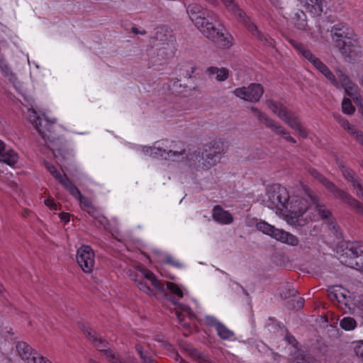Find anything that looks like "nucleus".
<instances>
[{
    "label": "nucleus",
    "instance_id": "nucleus-1",
    "mask_svg": "<svg viewBox=\"0 0 363 363\" xmlns=\"http://www.w3.org/2000/svg\"><path fill=\"white\" fill-rule=\"evenodd\" d=\"M186 12L197 29L218 47L229 48L232 45L233 38L220 23L216 13L196 3L189 4Z\"/></svg>",
    "mask_w": 363,
    "mask_h": 363
},
{
    "label": "nucleus",
    "instance_id": "nucleus-2",
    "mask_svg": "<svg viewBox=\"0 0 363 363\" xmlns=\"http://www.w3.org/2000/svg\"><path fill=\"white\" fill-rule=\"evenodd\" d=\"M29 120L45 144L52 150L54 157L60 162L68 160L71 156L66 140L62 137V128L55 121H50L45 116H37L33 109H29Z\"/></svg>",
    "mask_w": 363,
    "mask_h": 363
},
{
    "label": "nucleus",
    "instance_id": "nucleus-3",
    "mask_svg": "<svg viewBox=\"0 0 363 363\" xmlns=\"http://www.w3.org/2000/svg\"><path fill=\"white\" fill-rule=\"evenodd\" d=\"M329 31V29H327ZM333 43L340 52L349 60H355L362 56V49L356 35L342 23L333 26L330 30Z\"/></svg>",
    "mask_w": 363,
    "mask_h": 363
},
{
    "label": "nucleus",
    "instance_id": "nucleus-4",
    "mask_svg": "<svg viewBox=\"0 0 363 363\" xmlns=\"http://www.w3.org/2000/svg\"><path fill=\"white\" fill-rule=\"evenodd\" d=\"M224 149L218 142L205 145L202 150L198 149L186 156L190 165L196 166L197 169L207 170L219 162Z\"/></svg>",
    "mask_w": 363,
    "mask_h": 363
},
{
    "label": "nucleus",
    "instance_id": "nucleus-5",
    "mask_svg": "<svg viewBox=\"0 0 363 363\" xmlns=\"http://www.w3.org/2000/svg\"><path fill=\"white\" fill-rule=\"evenodd\" d=\"M144 152L154 157H160L166 160L178 162L180 160L186 159L184 145L179 141L169 142L167 140L155 143L153 147H144Z\"/></svg>",
    "mask_w": 363,
    "mask_h": 363
},
{
    "label": "nucleus",
    "instance_id": "nucleus-6",
    "mask_svg": "<svg viewBox=\"0 0 363 363\" xmlns=\"http://www.w3.org/2000/svg\"><path fill=\"white\" fill-rule=\"evenodd\" d=\"M225 6L227 9L230 11L239 21L242 23L248 31L256 37L262 44L272 47L274 45V40L270 38L267 34L262 33L259 30L256 25L251 22L250 18L247 14L240 8L238 4L235 0H220Z\"/></svg>",
    "mask_w": 363,
    "mask_h": 363
},
{
    "label": "nucleus",
    "instance_id": "nucleus-7",
    "mask_svg": "<svg viewBox=\"0 0 363 363\" xmlns=\"http://www.w3.org/2000/svg\"><path fill=\"white\" fill-rule=\"evenodd\" d=\"M340 259L345 265L363 272V242H348Z\"/></svg>",
    "mask_w": 363,
    "mask_h": 363
},
{
    "label": "nucleus",
    "instance_id": "nucleus-8",
    "mask_svg": "<svg viewBox=\"0 0 363 363\" xmlns=\"http://www.w3.org/2000/svg\"><path fill=\"white\" fill-rule=\"evenodd\" d=\"M309 207L306 199L297 195L289 196L285 209L287 211L288 221L294 225H303L301 217Z\"/></svg>",
    "mask_w": 363,
    "mask_h": 363
},
{
    "label": "nucleus",
    "instance_id": "nucleus-9",
    "mask_svg": "<svg viewBox=\"0 0 363 363\" xmlns=\"http://www.w3.org/2000/svg\"><path fill=\"white\" fill-rule=\"evenodd\" d=\"M289 199V194L284 186L273 184L268 187L267 197L264 201L268 208L282 211L286 208Z\"/></svg>",
    "mask_w": 363,
    "mask_h": 363
},
{
    "label": "nucleus",
    "instance_id": "nucleus-10",
    "mask_svg": "<svg viewBox=\"0 0 363 363\" xmlns=\"http://www.w3.org/2000/svg\"><path fill=\"white\" fill-rule=\"evenodd\" d=\"M138 289L148 295L155 294L153 289L148 285L149 281L152 286L159 291L164 290V284L157 279L156 276L150 270L146 269H140L133 278Z\"/></svg>",
    "mask_w": 363,
    "mask_h": 363
},
{
    "label": "nucleus",
    "instance_id": "nucleus-11",
    "mask_svg": "<svg viewBox=\"0 0 363 363\" xmlns=\"http://www.w3.org/2000/svg\"><path fill=\"white\" fill-rule=\"evenodd\" d=\"M94 252L91 247L82 245L77 250V262L85 273H91L95 264Z\"/></svg>",
    "mask_w": 363,
    "mask_h": 363
},
{
    "label": "nucleus",
    "instance_id": "nucleus-12",
    "mask_svg": "<svg viewBox=\"0 0 363 363\" xmlns=\"http://www.w3.org/2000/svg\"><path fill=\"white\" fill-rule=\"evenodd\" d=\"M264 93L263 87L259 84L252 83L248 86L237 88L233 91V94L247 101L257 102Z\"/></svg>",
    "mask_w": 363,
    "mask_h": 363
},
{
    "label": "nucleus",
    "instance_id": "nucleus-13",
    "mask_svg": "<svg viewBox=\"0 0 363 363\" xmlns=\"http://www.w3.org/2000/svg\"><path fill=\"white\" fill-rule=\"evenodd\" d=\"M84 334L92 342L94 345L111 362L116 354L111 350L105 349L107 346V342L104 340H102L101 337L91 328L84 330Z\"/></svg>",
    "mask_w": 363,
    "mask_h": 363
},
{
    "label": "nucleus",
    "instance_id": "nucleus-14",
    "mask_svg": "<svg viewBox=\"0 0 363 363\" xmlns=\"http://www.w3.org/2000/svg\"><path fill=\"white\" fill-rule=\"evenodd\" d=\"M329 298L333 301L344 303L345 306H349V301L351 299L350 292L339 286L330 287L328 290Z\"/></svg>",
    "mask_w": 363,
    "mask_h": 363
},
{
    "label": "nucleus",
    "instance_id": "nucleus-15",
    "mask_svg": "<svg viewBox=\"0 0 363 363\" xmlns=\"http://www.w3.org/2000/svg\"><path fill=\"white\" fill-rule=\"evenodd\" d=\"M16 350L21 358L26 363H36L40 355L25 342H18L16 344Z\"/></svg>",
    "mask_w": 363,
    "mask_h": 363
},
{
    "label": "nucleus",
    "instance_id": "nucleus-16",
    "mask_svg": "<svg viewBox=\"0 0 363 363\" xmlns=\"http://www.w3.org/2000/svg\"><path fill=\"white\" fill-rule=\"evenodd\" d=\"M339 124L347 131L352 138L362 147H363V131L340 116H335Z\"/></svg>",
    "mask_w": 363,
    "mask_h": 363
},
{
    "label": "nucleus",
    "instance_id": "nucleus-17",
    "mask_svg": "<svg viewBox=\"0 0 363 363\" xmlns=\"http://www.w3.org/2000/svg\"><path fill=\"white\" fill-rule=\"evenodd\" d=\"M304 191L306 196L310 199L311 203L315 206V208L321 218H329L331 216V212L323 203L320 202L317 194L308 188H305Z\"/></svg>",
    "mask_w": 363,
    "mask_h": 363
},
{
    "label": "nucleus",
    "instance_id": "nucleus-18",
    "mask_svg": "<svg viewBox=\"0 0 363 363\" xmlns=\"http://www.w3.org/2000/svg\"><path fill=\"white\" fill-rule=\"evenodd\" d=\"M291 129L296 131L302 138H307L308 133L306 128L302 125L298 116L291 111L289 114L282 120Z\"/></svg>",
    "mask_w": 363,
    "mask_h": 363
},
{
    "label": "nucleus",
    "instance_id": "nucleus-19",
    "mask_svg": "<svg viewBox=\"0 0 363 363\" xmlns=\"http://www.w3.org/2000/svg\"><path fill=\"white\" fill-rule=\"evenodd\" d=\"M18 159V154L12 149L6 147L4 143L0 140V162L12 166L17 162Z\"/></svg>",
    "mask_w": 363,
    "mask_h": 363
},
{
    "label": "nucleus",
    "instance_id": "nucleus-20",
    "mask_svg": "<svg viewBox=\"0 0 363 363\" xmlns=\"http://www.w3.org/2000/svg\"><path fill=\"white\" fill-rule=\"evenodd\" d=\"M298 1L306 11L314 16H320L323 11L324 0H298Z\"/></svg>",
    "mask_w": 363,
    "mask_h": 363
},
{
    "label": "nucleus",
    "instance_id": "nucleus-21",
    "mask_svg": "<svg viewBox=\"0 0 363 363\" xmlns=\"http://www.w3.org/2000/svg\"><path fill=\"white\" fill-rule=\"evenodd\" d=\"M213 218L215 221L223 225L230 224L233 220L231 213L218 205L214 206L213 209Z\"/></svg>",
    "mask_w": 363,
    "mask_h": 363
},
{
    "label": "nucleus",
    "instance_id": "nucleus-22",
    "mask_svg": "<svg viewBox=\"0 0 363 363\" xmlns=\"http://www.w3.org/2000/svg\"><path fill=\"white\" fill-rule=\"evenodd\" d=\"M45 166L48 171L55 177L67 190L73 183L65 174H61L55 167L48 162H45Z\"/></svg>",
    "mask_w": 363,
    "mask_h": 363
},
{
    "label": "nucleus",
    "instance_id": "nucleus-23",
    "mask_svg": "<svg viewBox=\"0 0 363 363\" xmlns=\"http://www.w3.org/2000/svg\"><path fill=\"white\" fill-rule=\"evenodd\" d=\"M268 108L276 114L281 120H283L291 111L283 104L274 100H267L266 101Z\"/></svg>",
    "mask_w": 363,
    "mask_h": 363
},
{
    "label": "nucleus",
    "instance_id": "nucleus-24",
    "mask_svg": "<svg viewBox=\"0 0 363 363\" xmlns=\"http://www.w3.org/2000/svg\"><path fill=\"white\" fill-rule=\"evenodd\" d=\"M274 239L291 246H297L299 242L296 236L281 229H278Z\"/></svg>",
    "mask_w": 363,
    "mask_h": 363
},
{
    "label": "nucleus",
    "instance_id": "nucleus-25",
    "mask_svg": "<svg viewBox=\"0 0 363 363\" xmlns=\"http://www.w3.org/2000/svg\"><path fill=\"white\" fill-rule=\"evenodd\" d=\"M313 357L306 354L303 350L298 349L289 352V359L291 363H312Z\"/></svg>",
    "mask_w": 363,
    "mask_h": 363
},
{
    "label": "nucleus",
    "instance_id": "nucleus-26",
    "mask_svg": "<svg viewBox=\"0 0 363 363\" xmlns=\"http://www.w3.org/2000/svg\"><path fill=\"white\" fill-rule=\"evenodd\" d=\"M67 191L70 193L72 196H73L79 201L81 208L83 210L89 207V205L92 203L91 201L89 199L82 195L79 189L74 184L71 186H69Z\"/></svg>",
    "mask_w": 363,
    "mask_h": 363
},
{
    "label": "nucleus",
    "instance_id": "nucleus-27",
    "mask_svg": "<svg viewBox=\"0 0 363 363\" xmlns=\"http://www.w3.org/2000/svg\"><path fill=\"white\" fill-rule=\"evenodd\" d=\"M206 72L208 75L216 74V79L219 82L225 81L229 76V71L225 67H210L207 69Z\"/></svg>",
    "mask_w": 363,
    "mask_h": 363
},
{
    "label": "nucleus",
    "instance_id": "nucleus-28",
    "mask_svg": "<svg viewBox=\"0 0 363 363\" xmlns=\"http://www.w3.org/2000/svg\"><path fill=\"white\" fill-rule=\"evenodd\" d=\"M342 86L344 87L346 94L352 98V99L356 103H357L359 100L362 99L361 95L359 94L357 85L354 84L352 81L349 82V83H346Z\"/></svg>",
    "mask_w": 363,
    "mask_h": 363
},
{
    "label": "nucleus",
    "instance_id": "nucleus-29",
    "mask_svg": "<svg viewBox=\"0 0 363 363\" xmlns=\"http://www.w3.org/2000/svg\"><path fill=\"white\" fill-rule=\"evenodd\" d=\"M257 229L273 238L276 236V233L278 228H276L274 225L269 224L264 220H261L256 224Z\"/></svg>",
    "mask_w": 363,
    "mask_h": 363
},
{
    "label": "nucleus",
    "instance_id": "nucleus-30",
    "mask_svg": "<svg viewBox=\"0 0 363 363\" xmlns=\"http://www.w3.org/2000/svg\"><path fill=\"white\" fill-rule=\"evenodd\" d=\"M135 350L142 363H157L147 349L140 345L135 346Z\"/></svg>",
    "mask_w": 363,
    "mask_h": 363
},
{
    "label": "nucleus",
    "instance_id": "nucleus-31",
    "mask_svg": "<svg viewBox=\"0 0 363 363\" xmlns=\"http://www.w3.org/2000/svg\"><path fill=\"white\" fill-rule=\"evenodd\" d=\"M187 86L181 83V79L175 78L169 84V89L175 94H183L187 90Z\"/></svg>",
    "mask_w": 363,
    "mask_h": 363
},
{
    "label": "nucleus",
    "instance_id": "nucleus-32",
    "mask_svg": "<svg viewBox=\"0 0 363 363\" xmlns=\"http://www.w3.org/2000/svg\"><path fill=\"white\" fill-rule=\"evenodd\" d=\"M340 325L345 330H352L357 327V322L352 317H344L340 320Z\"/></svg>",
    "mask_w": 363,
    "mask_h": 363
},
{
    "label": "nucleus",
    "instance_id": "nucleus-33",
    "mask_svg": "<svg viewBox=\"0 0 363 363\" xmlns=\"http://www.w3.org/2000/svg\"><path fill=\"white\" fill-rule=\"evenodd\" d=\"M218 335L223 340H229L234 335V333L226 328L222 323L218 325L216 329Z\"/></svg>",
    "mask_w": 363,
    "mask_h": 363
},
{
    "label": "nucleus",
    "instance_id": "nucleus-34",
    "mask_svg": "<svg viewBox=\"0 0 363 363\" xmlns=\"http://www.w3.org/2000/svg\"><path fill=\"white\" fill-rule=\"evenodd\" d=\"M250 110L261 123H264L267 127H268L269 123H271L273 121L272 119L269 118L264 113L256 107L252 106Z\"/></svg>",
    "mask_w": 363,
    "mask_h": 363
},
{
    "label": "nucleus",
    "instance_id": "nucleus-35",
    "mask_svg": "<svg viewBox=\"0 0 363 363\" xmlns=\"http://www.w3.org/2000/svg\"><path fill=\"white\" fill-rule=\"evenodd\" d=\"M269 128H271L277 134L281 135L284 139L290 135L289 132L287 131L281 125L278 124L274 120L268 125Z\"/></svg>",
    "mask_w": 363,
    "mask_h": 363
},
{
    "label": "nucleus",
    "instance_id": "nucleus-36",
    "mask_svg": "<svg viewBox=\"0 0 363 363\" xmlns=\"http://www.w3.org/2000/svg\"><path fill=\"white\" fill-rule=\"evenodd\" d=\"M269 128H271L277 134L281 135L284 139L290 135L289 132L287 131L281 125L278 124L274 120L268 125Z\"/></svg>",
    "mask_w": 363,
    "mask_h": 363
},
{
    "label": "nucleus",
    "instance_id": "nucleus-37",
    "mask_svg": "<svg viewBox=\"0 0 363 363\" xmlns=\"http://www.w3.org/2000/svg\"><path fill=\"white\" fill-rule=\"evenodd\" d=\"M296 27L300 30H306L307 27L306 16L303 11H299L296 14Z\"/></svg>",
    "mask_w": 363,
    "mask_h": 363
},
{
    "label": "nucleus",
    "instance_id": "nucleus-38",
    "mask_svg": "<svg viewBox=\"0 0 363 363\" xmlns=\"http://www.w3.org/2000/svg\"><path fill=\"white\" fill-rule=\"evenodd\" d=\"M320 73L324 75V77L328 79L334 86L337 88L340 86L339 82L337 80L335 76L333 73L329 69V68L325 66V67L320 72Z\"/></svg>",
    "mask_w": 363,
    "mask_h": 363
},
{
    "label": "nucleus",
    "instance_id": "nucleus-39",
    "mask_svg": "<svg viewBox=\"0 0 363 363\" xmlns=\"http://www.w3.org/2000/svg\"><path fill=\"white\" fill-rule=\"evenodd\" d=\"M342 111L344 113L347 115H352L354 112L355 108L352 105V101L350 99L345 98L342 100Z\"/></svg>",
    "mask_w": 363,
    "mask_h": 363
},
{
    "label": "nucleus",
    "instance_id": "nucleus-40",
    "mask_svg": "<svg viewBox=\"0 0 363 363\" xmlns=\"http://www.w3.org/2000/svg\"><path fill=\"white\" fill-rule=\"evenodd\" d=\"M284 340L289 345V352L291 351L294 352V351H295V350L299 349L297 346L298 342L296 341V338L291 334L287 333L284 337Z\"/></svg>",
    "mask_w": 363,
    "mask_h": 363
},
{
    "label": "nucleus",
    "instance_id": "nucleus-41",
    "mask_svg": "<svg viewBox=\"0 0 363 363\" xmlns=\"http://www.w3.org/2000/svg\"><path fill=\"white\" fill-rule=\"evenodd\" d=\"M194 67L191 66H184L180 69L179 76L186 79H190L191 74L194 72Z\"/></svg>",
    "mask_w": 363,
    "mask_h": 363
},
{
    "label": "nucleus",
    "instance_id": "nucleus-42",
    "mask_svg": "<svg viewBox=\"0 0 363 363\" xmlns=\"http://www.w3.org/2000/svg\"><path fill=\"white\" fill-rule=\"evenodd\" d=\"M167 288L172 293L178 296L179 297H183V292L181 289L174 283L167 281L166 282Z\"/></svg>",
    "mask_w": 363,
    "mask_h": 363
},
{
    "label": "nucleus",
    "instance_id": "nucleus-43",
    "mask_svg": "<svg viewBox=\"0 0 363 363\" xmlns=\"http://www.w3.org/2000/svg\"><path fill=\"white\" fill-rule=\"evenodd\" d=\"M354 351L356 356L363 361V340L356 343Z\"/></svg>",
    "mask_w": 363,
    "mask_h": 363
},
{
    "label": "nucleus",
    "instance_id": "nucleus-44",
    "mask_svg": "<svg viewBox=\"0 0 363 363\" xmlns=\"http://www.w3.org/2000/svg\"><path fill=\"white\" fill-rule=\"evenodd\" d=\"M206 324L209 326L214 327L216 330L221 323L213 316H206Z\"/></svg>",
    "mask_w": 363,
    "mask_h": 363
},
{
    "label": "nucleus",
    "instance_id": "nucleus-45",
    "mask_svg": "<svg viewBox=\"0 0 363 363\" xmlns=\"http://www.w3.org/2000/svg\"><path fill=\"white\" fill-rule=\"evenodd\" d=\"M337 77L341 83V86L345 84L346 83H349L351 80L350 78L340 69L337 70Z\"/></svg>",
    "mask_w": 363,
    "mask_h": 363
},
{
    "label": "nucleus",
    "instance_id": "nucleus-46",
    "mask_svg": "<svg viewBox=\"0 0 363 363\" xmlns=\"http://www.w3.org/2000/svg\"><path fill=\"white\" fill-rule=\"evenodd\" d=\"M303 56L307 59L311 64L318 58L315 55H313L309 50L307 49L306 51H304V54Z\"/></svg>",
    "mask_w": 363,
    "mask_h": 363
},
{
    "label": "nucleus",
    "instance_id": "nucleus-47",
    "mask_svg": "<svg viewBox=\"0 0 363 363\" xmlns=\"http://www.w3.org/2000/svg\"><path fill=\"white\" fill-rule=\"evenodd\" d=\"M111 363H138L135 359H132L128 361V362H125L122 359L120 358L118 355H115V357L111 359Z\"/></svg>",
    "mask_w": 363,
    "mask_h": 363
},
{
    "label": "nucleus",
    "instance_id": "nucleus-48",
    "mask_svg": "<svg viewBox=\"0 0 363 363\" xmlns=\"http://www.w3.org/2000/svg\"><path fill=\"white\" fill-rule=\"evenodd\" d=\"M90 216L95 217L96 216L97 210L95 206L91 203L89 207L84 209Z\"/></svg>",
    "mask_w": 363,
    "mask_h": 363
},
{
    "label": "nucleus",
    "instance_id": "nucleus-49",
    "mask_svg": "<svg viewBox=\"0 0 363 363\" xmlns=\"http://www.w3.org/2000/svg\"><path fill=\"white\" fill-rule=\"evenodd\" d=\"M45 204L51 208L52 209L57 210V204L55 203L54 200L52 199H47L45 200Z\"/></svg>",
    "mask_w": 363,
    "mask_h": 363
},
{
    "label": "nucleus",
    "instance_id": "nucleus-50",
    "mask_svg": "<svg viewBox=\"0 0 363 363\" xmlns=\"http://www.w3.org/2000/svg\"><path fill=\"white\" fill-rule=\"evenodd\" d=\"M299 54L303 55L304 51L307 50V48L301 43H298L296 47L294 48Z\"/></svg>",
    "mask_w": 363,
    "mask_h": 363
},
{
    "label": "nucleus",
    "instance_id": "nucleus-51",
    "mask_svg": "<svg viewBox=\"0 0 363 363\" xmlns=\"http://www.w3.org/2000/svg\"><path fill=\"white\" fill-rule=\"evenodd\" d=\"M304 299L303 298H298L296 301V303L293 304V308L296 309H300L303 306Z\"/></svg>",
    "mask_w": 363,
    "mask_h": 363
},
{
    "label": "nucleus",
    "instance_id": "nucleus-52",
    "mask_svg": "<svg viewBox=\"0 0 363 363\" xmlns=\"http://www.w3.org/2000/svg\"><path fill=\"white\" fill-rule=\"evenodd\" d=\"M131 31L135 35L140 34L142 35H145L147 33L145 30L143 29L142 30H139L138 28L135 26L132 27Z\"/></svg>",
    "mask_w": 363,
    "mask_h": 363
},
{
    "label": "nucleus",
    "instance_id": "nucleus-53",
    "mask_svg": "<svg viewBox=\"0 0 363 363\" xmlns=\"http://www.w3.org/2000/svg\"><path fill=\"white\" fill-rule=\"evenodd\" d=\"M325 21H319L318 22V33L320 34V35L322 37L323 36V29H324V26H325Z\"/></svg>",
    "mask_w": 363,
    "mask_h": 363
},
{
    "label": "nucleus",
    "instance_id": "nucleus-54",
    "mask_svg": "<svg viewBox=\"0 0 363 363\" xmlns=\"http://www.w3.org/2000/svg\"><path fill=\"white\" fill-rule=\"evenodd\" d=\"M172 357L175 360L176 363H182V362H184L185 360L177 352H174L173 353Z\"/></svg>",
    "mask_w": 363,
    "mask_h": 363
},
{
    "label": "nucleus",
    "instance_id": "nucleus-55",
    "mask_svg": "<svg viewBox=\"0 0 363 363\" xmlns=\"http://www.w3.org/2000/svg\"><path fill=\"white\" fill-rule=\"evenodd\" d=\"M60 219L65 223L69 222V219H70L69 214L67 213H64V212L61 213L60 214Z\"/></svg>",
    "mask_w": 363,
    "mask_h": 363
},
{
    "label": "nucleus",
    "instance_id": "nucleus-56",
    "mask_svg": "<svg viewBox=\"0 0 363 363\" xmlns=\"http://www.w3.org/2000/svg\"><path fill=\"white\" fill-rule=\"evenodd\" d=\"M166 262L168 264H171L175 265L177 267L180 266V264L178 262H177L172 257H167L166 258Z\"/></svg>",
    "mask_w": 363,
    "mask_h": 363
},
{
    "label": "nucleus",
    "instance_id": "nucleus-57",
    "mask_svg": "<svg viewBox=\"0 0 363 363\" xmlns=\"http://www.w3.org/2000/svg\"><path fill=\"white\" fill-rule=\"evenodd\" d=\"M36 363H52L50 360L45 359L43 357L39 355Z\"/></svg>",
    "mask_w": 363,
    "mask_h": 363
},
{
    "label": "nucleus",
    "instance_id": "nucleus-58",
    "mask_svg": "<svg viewBox=\"0 0 363 363\" xmlns=\"http://www.w3.org/2000/svg\"><path fill=\"white\" fill-rule=\"evenodd\" d=\"M176 315H177V318L178 321L180 323H182V321H183L184 318V315L181 312L176 311Z\"/></svg>",
    "mask_w": 363,
    "mask_h": 363
},
{
    "label": "nucleus",
    "instance_id": "nucleus-59",
    "mask_svg": "<svg viewBox=\"0 0 363 363\" xmlns=\"http://www.w3.org/2000/svg\"><path fill=\"white\" fill-rule=\"evenodd\" d=\"M328 227L330 230H334L335 233H337V228L335 226V223H330L328 224Z\"/></svg>",
    "mask_w": 363,
    "mask_h": 363
},
{
    "label": "nucleus",
    "instance_id": "nucleus-60",
    "mask_svg": "<svg viewBox=\"0 0 363 363\" xmlns=\"http://www.w3.org/2000/svg\"><path fill=\"white\" fill-rule=\"evenodd\" d=\"M285 140L289 143H291L293 144H295L296 143V140L292 137L290 135H288Z\"/></svg>",
    "mask_w": 363,
    "mask_h": 363
},
{
    "label": "nucleus",
    "instance_id": "nucleus-61",
    "mask_svg": "<svg viewBox=\"0 0 363 363\" xmlns=\"http://www.w3.org/2000/svg\"><path fill=\"white\" fill-rule=\"evenodd\" d=\"M285 140L289 143H291L293 144H295L296 143V140L292 137L290 135H288Z\"/></svg>",
    "mask_w": 363,
    "mask_h": 363
},
{
    "label": "nucleus",
    "instance_id": "nucleus-62",
    "mask_svg": "<svg viewBox=\"0 0 363 363\" xmlns=\"http://www.w3.org/2000/svg\"><path fill=\"white\" fill-rule=\"evenodd\" d=\"M325 66L326 65L323 62H321L320 64L318 65L316 69L320 72L325 67Z\"/></svg>",
    "mask_w": 363,
    "mask_h": 363
},
{
    "label": "nucleus",
    "instance_id": "nucleus-63",
    "mask_svg": "<svg viewBox=\"0 0 363 363\" xmlns=\"http://www.w3.org/2000/svg\"><path fill=\"white\" fill-rule=\"evenodd\" d=\"M288 41L291 44V45L293 46V48L296 47L297 44L299 43L293 39H288Z\"/></svg>",
    "mask_w": 363,
    "mask_h": 363
},
{
    "label": "nucleus",
    "instance_id": "nucleus-64",
    "mask_svg": "<svg viewBox=\"0 0 363 363\" xmlns=\"http://www.w3.org/2000/svg\"><path fill=\"white\" fill-rule=\"evenodd\" d=\"M322 62V61H321V60L318 57V58H317V59L313 62V63L312 65H313L315 67V68L316 69V67H318V65L319 64H320V62Z\"/></svg>",
    "mask_w": 363,
    "mask_h": 363
}]
</instances>
